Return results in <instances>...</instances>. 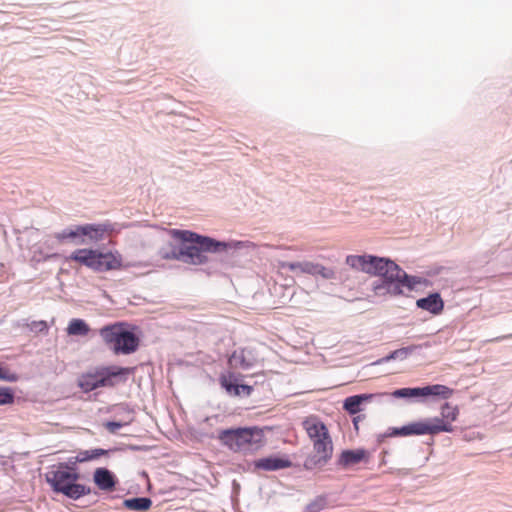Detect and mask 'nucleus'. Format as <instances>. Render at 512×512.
Returning <instances> with one entry per match:
<instances>
[{"mask_svg":"<svg viewBox=\"0 0 512 512\" xmlns=\"http://www.w3.org/2000/svg\"><path fill=\"white\" fill-rule=\"evenodd\" d=\"M83 236L87 237L91 242H99L110 236L114 231V226L109 222L97 224L81 225L79 230Z\"/></svg>","mask_w":512,"mask_h":512,"instance_id":"obj_12","label":"nucleus"},{"mask_svg":"<svg viewBox=\"0 0 512 512\" xmlns=\"http://www.w3.org/2000/svg\"><path fill=\"white\" fill-rule=\"evenodd\" d=\"M441 430H449L442 421L426 419L423 421L413 422L401 428H394L391 435L393 436H409V435H435Z\"/></svg>","mask_w":512,"mask_h":512,"instance_id":"obj_9","label":"nucleus"},{"mask_svg":"<svg viewBox=\"0 0 512 512\" xmlns=\"http://www.w3.org/2000/svg\"><path fill=\"white\" fill-rule=\"evenodd\" d=\"M123 506L129 510L145 512L151 508L152 500L147 497L125 499L123 501Z\"/></svg>","mask_w":512,"mask_h":512,"instance_id":"obj_21","label":"nucleus"},{"mask_svg":"<svg viewBox=\"0 0 512 512\" xmlns=\"http://www.w3.org/2000/svg\"><path fill=\"white\" fill-rule=\"evenodd\" d=\"M68 233V229L67 230H63L59 233H56L54 235L55 239H57L59 242H63L65 241L66 239H69V236L67 235Z\"/></svg>","mask_w":512,"mask_h":512,"instance_id":"obj_31","label":"nucleus"},{"mask_svg":"<svg viewBox=\"0 0 512 512\" xmlns=\"http://www.w3.org/2000/svg\"><path fill=\"white\" fill-rule=\"evenodd\" d=\"M79 230H81V225L76 226L75 229H68L67 235L69 236V239H75L77 237L83 236Z\"/></svg>","mask_w":512,"mask_h":512,"instance_id":"obj_29","label":"nucleus"},{"mask_svg":"<svg viewBox=\"0 0 512 512\" xmlns=\"http://www.w3.org/2000/svg\"><path fill=\"white\" fill-rule=\"evenodd\" d=\"M346 263L351 268L362 272L380 276L388 285V291L398 295L402 294V287L413 290L420 283L415 277L408 276L395 262L388 258L371 255H349Z\"/></svg>","mask_w":512,"mask_h":512,"instance_id":"obj_2","label":"nucleus"},{"mask_svg":"<svg viewBox=\"0 0 512 512\" xmlns=\"http://www.w3.org/2000/svg\"><path fill=\"white\" fill-rule=\"evenodd\" d=\"M415 348V346H410L397 349L399 351L398 358H406Z\"/></svg>","mask_w":512,"mask_h":512,"instance_id":"obj_28","label":"nucleus"},{"mask_svg":"<svg viewBox=\"0 0 512 512\" xmlns=\"http://www.w3.org/2000/svg\"><path fill=\"white\" fill-rule=\"evenodd\" d=\"M67 260L77 262L95 272H107L122 268V257L120 254L101 252L97 249H77L70 254Z\"/></svg>","mask_w":512,"mask_h":512,"instance_id":"obj_6","label":"nucleus"},{"mask_svg":"<svg viewBox=\"0 0 512 512\" xmlns=\"http://www.w3.org/2000/svg\"><path fill=\"white\" fill-rule=\"evenodd\" d=\"M130 423V420L129 421H126V422H116V421H109V422H106L104 424L105 428L110 432V433H116L120 428H122L123 426L127 425Z\"/></svg>","mask_w":512,"mask_h":512,"instance_id":"obj_26","label":"nucleus"},{"mask_svg":"<svg viewBox=\"0 0 512 512\" xmlns=\"http://www.w3.org/2000/svg\"><path fill=\"white\" fill-rule=\"evenodd\" d=\"M79 477L77 472L71 471L67 467H59L57 470L48 473L46 480L51 485L53 491L76 500L91 492L89 487L77 483Z\"/></svg>","mask_w":512,"mask_h":512,"instance_id":"obj_8","label":"nucleus"},{"mask_svg":"<svg viewBox=\"0 0 512 512\" xmlns=\"http://www.w3.org/2000/svg\"><path fill=\"white\" fill-rule=\"evenodd\" d=\"M302 426L313 445V451L306 457L303 466L306 470L320 469L333 455V442L329 430L317 416L305 418Z\"/></svg>","mask_w":512,"mask_h":512,"instance_id":"obj_3","label":"nucleus"},{"mask_svg":"<svg viewBox=\"0 0 512 512\" xmlns=\"http://www.w3.org/2000/svg\"><path fill=\"white\" fill-rule=\"evenodd\" d=\"M99 334L105 345L116 355L134 353L139 347V338L128 331L123 322L104 326L99 330Z\"/></svg>","mask_w":512,"mask_h":512,"instance_id":"obj_7","label":"nucleus"},{"mask_svg":"<svg viewBox=\"0 0 512 512\" xmlns=\"http://www.w3.org/2000/svg\"><path fill=\"white\" fill-rule=\"evenodd\" d=\"M256 357L253 352L248 349H240L233 352V354L229 358V364L233 368L238 369H249L256 363Z\"/></svg>","mask_w":512,"mask_h":512,"instance_id":"obj_14","label":"nucleus"},{"mask_svg":"<svg viewBox=\"0 0 512 512\" xmlns=\"http://www.w3.org/2000/svg\"><path fill=\"white\" fill-rule=\"evenodd\" d=\"M93 480L97 487L104 491H112L116 485L115 476L106 468H97L94 471Z\"/></svg>","mask_w":512,"mask_h":512,"instance_id":"obj_18","label":"nucleus"},{"mask_svg":"<svg viewBox=\"0 0 512 512\" xmlns=\"http://www.w3.org/2000/svg\"><path fill=\"white\" fill-rule=\"evenodd\" d=\"M291 461L286 457L269 456L256 460L254 466L265 471H276L291 467Z\"/></svg>","mask_w":512,"mask_h":512,"instance_id":"obj_15","label":"nucleus"},{"mask_svg":"<svg viewBox=\"0 0 512 512\" xmlns=\"http://www.w3.org/2000/svg\"><path fill=\"white\" fill-rule=\"evenodd\" d=\"M398 353H399V351L394 350L389 355H387L386 357L379 360V363L389 362L390 360L398 358Z\"/></svg>","mask_w":512,"mask_h":512,"instance_id":"obj_30","label":"nucleus"},{"mask_svg":"<svg viewBox=\"0 0 512 512\" xmlns=\"http://www.w3.org/2000/svg\"><path fill=\"white\" fill-rule=\"evenodd\" d=\"M134 369L120 366H101L93 372L82 374L78 379V386L84 392H90L101 387H114L118 383H124Z\"/></svg>","mask_w":512,"mask_h":512,"instance_id":"obj_5","label":"nucleus"},{"mask_svg":"<svg viewBox=\"0 0 512 512\" xmlns=\"http://www.w3.org/2000/svg\"><path fill=\"white\" fill-rule=\"evenodd\" d=\"M452 393L453 390L449 387L441 384H435L425 387L398 389L392 393V396L395 398L439 396L447 399L452 395Z\"/></svg>","mask_w":512,"mask_h":512,"instance_id":"obj_10","label":"nucleus"},{"mask_svg":"<svg viewBox=\"0 0 512 512\" xmlns=\"http://www.w3.org/2000/svg\"><path fill=\"white\" fill-rule=\"evenodd\" d=\"M368 458L369 453L365 449L344 450L340 454L338 463L343 467H349L367 461Z\"/></svg>","mask_w":512,"mask_h":512,"instance_id":"obj_17","label":"nucleus"},{"mask_svg":"<svg viewBox=\"0 0 512 512\" xmlns=\"http://www.w3.org/2000/svg\"><path fill=\"white\" fill-rule=\"evenodd\" d=\"M90 328L87 323L82 319H72L67 327L69 335H82L85 336L89 333Z\"/></svg>","mask_w":512,"mask_h":512,"instance_id":"obj_22","label":"nucleus"},{"mask_svg":"<svg viewBox=\"0 0 512 512\" xmlns=\"http://www.w3.org/2000/svg\"><path fill=\"white\" fill-rule=\"evenodd\" d=\"M279 267L311 275H321L323 278L327 279L333 276L332 270L313 262H281Z\"/></svg>","mask_w":512,"mask_h":512,"instance_id":"obj_11","label":"nucleus"},{"mask_svg":"<svg viewBox=\"0 0 512 512\" xmlns=\"http://www.w3.org/2000/svg\"><path fill=\"white\" fill-rule=\"evenodd\" d=\"M107 451L104 449H93V450H85L78 453L76 456V462H85L96 459L100 456L106 455Z\"/></svg>","mask_w":512,"mask_h":512,"instance_id":"obj_23","label":"nucleus"},{"mask_svg":"<svg viewBox=\"0 0 512 512\" xmlns=\"http://www.w3.org/2000/svg\"><path fill=\"white\" fill-rule=\"evenodd\" d=\"M416 305L434 315L440 314L444 309V302L439 293H432L425 298L418 299Z\"/></svg>","mask_w":512,"mask_h":512,"instance_id":"obj_16","label":"nucleus"},{"mask_svg":"<svg viewBox=\"0 0 512 512\" xmlns=\"http://www.w3.org/2000/svg\"><path fill=\"white\" fill-rule=\"evenodd\" d=\"M55 256H56V254H43L41 250H34L32 259L34 261L40 262V261H45V260L55 257Z\"/></svg>","mask_w":512,"mask_h":512,"instance_id":"obj_27","label":"nucleus"},{"mask_svg":"<svg viewBox=\"0 0 512 512\" xmlns=\"http://www.w3.org/2000/svg\"><path fill=\"white\" fill-rule=\"evenodd\" d=\"M26 327L30 331L36 332V333H38V332L41 333V332H47L48 331V324L44 320L32 321L30 323H27Z\"/></svg>","mask_w":512,"mask_h":512,"instance_id":"obj_25","label":"nucleus"},{"mask_svg":"<svg viewBox=\"0 0 512 512\" xmlns=\"http://www.w3.org/2000/svg\"><path fill=\"white\" fill-rule=\"evenodd\" d=\"M14 392L9 387H0V406L8 405L14 402Z\"/></svg>","mask_w":512,"mask_h":512,"instance_id":"obj_24","label":"nucleus"},{"mask_svg":"<svg viewBox=\"0 0 512 512\" xmlns=\"http://www.w3.org/2000/svg\"><path fill=\"white\" fill-rule=\"evenodd\" d=\"M220 384L227 391L228 394L233 396H249L253 391L252 386L237 384L236 378L231 373L229 375H222L220 377Z\"/></svg>","mask_w":512,"mask_h":512,"instance_id":"obj_13","label":"nucleus"},{"mask_svg":"<svg viewBox=\"0 0 512 512\" xmlns=\"http://www.w3.org/2000/svg\"><path fill=\"white\" fill-rule=\"evenodd\" d=\"M169 233L183 243L177 246L170 242L161 247L159 256L164 260H177L195 266L204 265L209 261L208 253L225 251L229 246L226 242L188 230L172 229Z\"/></svg>","mask_w":512,"mask_h":512,"instance_id":"obj_1","label":"nucleus"},{"mask_svg":"<svg viewBox=\"0 0 512 512\" xmlns=\"http://www.w3.org/2000/svg\"><path fill=\"white\" fill-rule=\"evenodd\" d=\"M373 394H361L347 397L344 401L343 408L349 414H356L360 411V405L373 398Z\"/></svg>","mask_w":512,"mask_h":512,"instance_id":"obj_20","label":"nucleus"},{"mask_svg":"<svg viewBox=\"0 0 512 512\" xmlns=\"http://www.w3.org/2000/svg\"><path fill=\"white\" fill-rule=\"evenodd\" d=\"M459 415L457 406H452L449 403H445L441 408V417L432 418L433 420L442 421L444 425L449 427V430H441V432H452V423L456 421Z\"/></svg>","mask_w":512,"mask_h":512,"instance_id":"obj_19","label":"nucleus"},{"mask_svg":"<svg viewBox=\"0 0 512 512\" xmlns=\"http://www.w3.org/2000/svg\"><path fill=\"white\" fill-rule=\"evenodd\" d=\"M221 443L236 453L253 454L265 445V436L258 427L226 429L219 433Z\"/></svg>","mask_w":512,"mask_h":512,"instance_id":"obj_4","label":"nucleus"}]
</instances>
